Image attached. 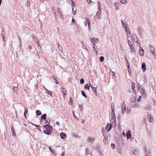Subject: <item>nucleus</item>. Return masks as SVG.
<instances>
[{
  "label": "nucleus",
  "mask_w": 156,
  "mask_h": 156,
  "mask_svg": "<svg viewBox=\"0 0 156 156\" xmlns=\"http://www.w3.org/2000/svg\"><path fill=\"white\" fill-rule=\"evenodd\" d=\"M121 108L122 111V113L123 114H124L126 110V105L125 104L124 102L123 103L122 107Z\"/></svg>",
  "instance_id": "nucleus-4"
},
{
  "label": "nucleus",
  "mask_w": 156,
  "mask_h": 156,
  "mask_svg": "<svg viewBox=\"0 0 156 156\" xmlns=\"http://www.w3.org/2000/svg\"><path fill=\"white\" fill-rule=\"evenodd\" d=\"M57 12L59 14V17L63 19V16L62 15V11L60 8H59L57 9Z\"/></svg>",
  "instance_id": "nucleus-3"
},
{
  "label": "nucleus",
  "mask_w": 156,
  "mask_h": 156,
  "mask_svg": "<svg viewBox=\"0 0 156 156\" xmlns=\"http://www.w3.org/2000/svg\"><path fill=\"white\" fill-rule=\"evenodd\" d=\"M53 129V127L51 126L50 129H47L44 130V133L48 135H49L51 134V131H52Z\"/></svg>",
  "instance_id": "nucleus-1"
},
{
  "label": "nucleus",
  "mask_w": 156,
  "mask_h": 156,
  "mask_svg": "<svg viewBox=\"0 0 156 156\" xmlns=\"http://www.w3.org/2000/svg\"><path fill=\"white\" fill-rule=\"evenodd\" d=\"M75 22V20L73 18H72V23H74Z\"/></svg>",
  "instance_id": "nucleus-62"
},
{
  "label": "nucleus",
  "mask_w": 156,
  "mask_h": 156,
  "mask_svg": "<svg viewBox=\"0 0 156 156\" xmlns=\"http://www.w3.org/2000/svg\"><path fill=\"white\" fill-rule=\"evenodd\" d=\"M81 92L82 95L85 98H87V96L86 95L84 91L83 90H82Z\"/></svg>",
  "instance_id": "nucleus-23"
},
{
  "label": "nucleus",
  "mask_w": 156,
  "mask_h": 156,
  "mask_svg": "<svg viewBox=\"0 0 156 156\" xmlns=\"http://www.w3.org/2000/svg\"><path fill=\"white\" fill-rule=\"evenodd\" d=\"M94 140H93L92 139H90L89 138H88V142H91L92 141H94Z\"/></svg>",
  "instance_id": "nucleus-54"
},
{
  "label": "nucleus",
  "mask_w": 156,
  "mask_h": 156,
  "mask_svg": "<svg viewBox=\"0 0 156 156\" xmlns=\"http://www.w3.org/2000/svg\"><path fill=\"white\" fill-rule=\"evenodd\" d=\"M122 25L125 28L126 32H127V30L129 29V27H127L128 25L124 23H122Z\"/></svg>",
  "instance_id": "nucleus-13"
},
{
  "label": "nucleus",
  "mask_w": 156,
  "mask_h": 156,
  "mask_svg": "<svg viewBox=\"0 0 156 156\" xmlns=\"http://www.w3.org/2000/svg\"><path fill=\"white\" fill-rule=\"evenodd\" d=\"M154 120V119L153 118V117H151V116L150 117V118L149 119V122H152Z\"/></svg>",
  "instance_id": "nucleus-44"
},
{
  "label": "nucleus",
  "mask_w": 156,
  "mask_h": 156,
  "mask_svg": "<svg viewBox=\"0 0 156 156\" xmlns=\"http://www.w3.org/2000/svg\"><path fill=\"white\" fill-rule=\"evenodd\" d=\"M126 112L128 114H129L131 112L130 109L127 108L126 110Z\"/></svg>",
  "instance_id": "nucleus-41"
},
{
  "label": "nucleus",
  "mask_w": 156,
  "mask_h": 156,
  "mask_svg": "<svg viewBox=\"0 0 156 156\" xmlns=\"http://www.w3.org/2000/svg\"><path fill=\"white\" fill-rule=\"evenodd\" d=\"M136 37L137 39H138V38H137L136 35L135 34H133V38H134Z\"/></svg>",
  "instance_id": "nucleus-61"
},
{
  "label": "nucleus",
  "mask_w": 156,
  "mask_h": 156,
  "mask_svg": "<svg viewBox=\"0 0 156 156\" xmlns=\"http://www.w3.org/2000/svg\"><path fill=\"white\" fill-rule=\"evenodd\" d=\"M51 126H50V123H48L46 125H44L43 126V127H44L46 129H50V127Z\"/></svg>",
  "instance_id": "nucleus-16"
},
{
  "label": "nucleus",
  "mask_w": 156,
  "mask_h": 156,
  "mask_svg": "<svg viewBox=\"0 0 156 156\" xmlns=\"http://www.w3.org/2000/svg\"><path fill=\"white\" fill-rule=\"evenodd\" d=\"M87 2L88 4H90L91 2V0H87Z\"/></svg>",
  "instance_id": "nucleus-63"
},
{
  "label": "nucleus",
  "mask_w": 156,
  "mask_h": 156,
  "mask_svg": "<svg viewBox=\"0 0 156 156\" xmlns=\"http://www.w3.org/2000/svg\"><path fill=\"white\" fill-rule=\"evenodd\" d=\"M142 68L143 72H144L146 70V64L145 62H143L142 63Z\"/></svg>",
  "instance_id": "nucleus-9"
},
{
  "label": "nucleus",
  "mask_w": 156,
  "mask_h": 156,
  "mask_svg": "<svg viewBox=\"0 0 156 156\" xmlns=\"http://www.w3.org/2000/svg\"><path fill=\"white\" fill-rule=\"evenodd\" d=\"M142 90L143 91V93L142 94V96L143 97V98H144H144H145V95H146V93L145 91V90L143 87H142Z\"/></svg>",
  "instance_id": "nucleus-12"
},
{
  "label": "nucleus",
  "mask_w": 156,
  "mask_h": 156,
  "mask_svg": "<svg viewBox=\"0 0 156 156\" xmlns=\"http://www.w3.org/2000/svg\"><path fill=\"white\" fill-rule=\"evenodd\" d=\"M87 150H88V148H87L86 149V153H85V154L86 155H88L89 154Z\"/></svg>",
  "instance_id": "nucleus-51"
},
{
  "label": "nucleus",
  "mask_w": 156,
  "mask_h": 156,
  "mask_svg": "<svg viewBox=\"0 0 156 156\" xmlns=\"http://www.w3.org/2000/svg\"><path fill=\"white\" fill-rule=\"evenodd\" d=\"M129 47L131 52H133V50L134 49V48H133V46L131 45V46H129ZM133 51L135 52V50H134Z\"/></svg>",
  "instance_id": "nucleus-37"
},
{
  "label": "nucleus",
  "mask_w": 156,
  "mask_h": 156,
  "mask_svg": "<svg viewBox=\"0 0 156 156\" xmlns=\"http://www.w3.org/2000/svg\"><path fill=\"white\" fill-rule=\"evenodd\" d=\"M112 120L113 121L112 122H115V125L116 124V117H114V116H112Z\"/></svg>",
  "instance_id": "nucleus-24"
},
{
  "label": "nucleus",
  "mask_w": 156,
  "mask_h": 156,
  "mask_svg": "<svg viewBox=\"0 0 156 156\" xmlns=\"http://www.w3.org/2000/svg\"><path fill=\"white\" fill-rule=\"evenodd\" d=\"M120 2L122 4H125L127 3V2L126 0H121Z\"/></svg>",
  "instance_id": "nucleus-32"
},
{
  "label": "nucleus",
  "mask_w": 156,
  "mask_h": 156,
  "mask_svg": "<svg viewBox=\"0 0 156 156\" xmlns=\"http://www.w3.org/2000/svg\"><path fill=\"white\" fill-rule=\"evenodd\" d=\"M141 96H140L137 99V101L138 102H140L141 100Z\"/></svg>",
  "instance_id": "nucleus-43"
},
{
  "label": "nucleus",
  "mask_w": 156,
  "mask_h": 156,
  "mask_svg": "<svg viewBox=\"0 0 156 156\" xmlns=\"http://www.w3.org/2000/svg\"><path fill=\"white\" fill-rule=\"evenodd\" d=\"M126 136L127 139L130 138L131 136V134L130 133V131L129 133L127 132L126 133Z\"/></svg>",
  "instance_id": "nucleus-17"
},
{
  "label": "nucleus",
  "mask_w": 156,
  "mask_h": 156,
  "mask_svg": "<svg viewBox=\"0 0 156 156\" xmlns=\"http://www.w3.org/2000/svg\"><path fill=\"white\" fill-rule=\"evenodd\" d=\"M112 116L115 117L114 109H112Z\"/></svg>",
  "instance_id": "nucleus-29"
},
{
  "label": "nucleus",
  "mask_w": 156,
  "mask_h": 156,
  "mask_svg": "<svg viewBox=\"0 0 156 156\" xmlns=\"http://www.w3.org/2000/svg\"><path fill=\"white\" fill-rule=\"evenodd\" d=\"M119 144L120 146H121V145H123V142L122 140L121 139L119 140L118 143H117V144Z\"/></svg>",
  "instance_id": "nucleus-18"
},
{
  "label": "nucleus",
  "mask_w": 156,
  "mask_h": 156,
  "mask_svg": "<svg viewBox=\"0 0 156 156\" xmlns=\"http://www.w3.org/2000/svg\"><path fill=\"white\" fill-rule=\"evenodd\" d=\"M72 113L73 115V117H74V118L76 119V120H78V119L77 118V117L76 116L75 114L74 111H72Z\"/></svg>",
  "instance_id": "nucleus-30"
},
{
  "label": "nucleus",
  "mask_w": 156,
  "mask_h": 156,
  "mask_svg": "<svg viewBox=\"0 0 156 156\" xmlns=\"http://www.w3.org/2000/svg\"><path fill=\"white\" fill-rule=\"evenodd\" d=\"M145 151V155L146 156H150L149 155L150 153V151L149 150H147Z\"/></svg>",
  "instance_id": "nucleus-22"
},
{
  "label": "nucleus",
  "mask_w": 156,
  "mask_h": 156,
  "mask_svg": "<svg viewBox=\"0 0 156 156\" xmlns=\"http://www.w3.org/2000/svg\"><path fill=\"white\" fill-rule=\"evenodd\" d=\"M47 93L52 97V93L51 91L49 90L48 91V92Z\"/></svg>",
  "instance_id": "nucleus-47"
},
{
  "label": "nucleus",
  "mask_w": 156,
  "mask_h": 156,
  "mask_svg": "<svg viewBox=\"0 0 156 156\" xmlns=\"http://www.w3.org/2000/svg\"><path fill=\"white\" fill-rule=\"evenodd\" d=\"M47 115L46 113H44L42 115L41 117L40 120L41 122H42V120L46 119V118Z\"/></svg>",
  "instance_id": "nucleus-6"
},
{
  "label": "nucleus",
  "mask_w": 156,
  "mask_h": 156,
  "mask_svg": "<svg viewBox=\"0 0 156 156\" xmlns=\"http://www.w3.org/2000/svg\"><path fill=\"white\" fill-rule=\"evenodd\" d=\"M1 29L2 30V35L3 34V32H4L5 31V28H3V27H2L1 28Z\"/></svg>",
  "instance_id": "nucleus-59"
},
{
  "label": "nucleus",
  "mask_w": 156,
  "mask_h": 156,
  "mask_svg": "<svg viewBox=\"0 0 156 156\" xmlns=\"http://www.w3.org/2000/svg\"><path fill=\"white\" fill-rule=\"evenodd\" d=\"M49 150L52 153L54 154H55V151H54L51 148V147H48Z\"/></svg>",
  "instance_id": "nucleus-27"
},
{
  "label": "nucleus",
  "mask_w": 156,
  "mask_h": 156,
  "mask_svg": "<svg viewBox=\"0 0 156 156\" xmlns=\"http://www.w3.org/2000/svg\"><path fill=\"white\" fill-rule=\"evenodd\" d=\"M44 120H45V122H44V124H45V123H49V121H48V119H47V118L44 119Z\"/></svg>",
  "instance_id": "nucleus-55"
},
{
  "label": "nucleus",
  "mask_w": 156,
  "mask_h": 156,
  "mask_svg": "<svg viewBox=\"0 0 156 156\" xmlns=\"http://www.w3.org/2000/svg\"><path fill=\"white\" fill-rule=\"evenodd\" d=\"M98 9L100 11H101V5L99 2H98Z\"/></svg>",
  "instance_id": "nucleus-31"
},
{
  "label": "nucleus",
  "mask_w": 156,
  "mask_h": 156,
  "mask_svg": "<svg viewBox=\"0 0 156 156\" xmlns=\"http://www.w3.org/2000/svg\"><path fill=\"white\" fill-rule=\"evenodd\" d=\"M71 5L72 7H74L75 6V4L74 3V2L73 0H71Z\"/></svg>",
  "instance_id": "nucleus-46"
},
{
  "label": "nucleus",
  "mask_w": 156,
  "mask_h": 156,
  "mask_svg": "<svg viewBox=\"0 0 156 156\" xmlns=\"http://www.w3.org/2000/svg\"><path fill=\"white\" fill-rule=\"evenodd\" d=\"M32 37H33V39L34 41L36 43H37V44H38V45L39 46V44L38 43V39L37 38L34 37V36H32Z\"/></svg>",
  "instance_id": "nucleus-14"
},
{
  "label": "nucleus",
  "mask_w": 156,
  "mask_h": 156,
  "mask_svg": "<svg viewBox=\"0 0 156 156\" xmlns=\"http://www.w3.org/2000/svg\"><path fill=\"white\" fill-rule=\"evenodd\" d=\"M90 85L89 84L87 83L85 84L84 87V88L85 90H89L90 89Z\"/></svg>",
  "instance_id": "nucleus-15"
},
{
  "label": "nucleus",
  "mask_w": 156,
  "mask_h": 156,
  "mask_svg": "<svg viewBox=\"0 0 156 156\" xmlns=\"http://www.w3.org/2000/svg\"><path fill=\"white\" fill-rule=\"evenodd\" d=\"M111 147L113 149H114L115 148V145L114 144H111Z\"/></svg>",
  "instance_id": "nucleus-38"
},
{
  "label": "nucleus",
  "mask_w": 156,
  "mask_h": 156,
  "mask_svg": "<svg viewBox=\"0 0 156 156\" xmlns=\"http://www.w3.org/2000/svg\"><path fill=\"white\" fill-rule=\"evenodd\" d=\"M66 136V134L63 132H62L60 134V136L62 139H65Z\"/></svg>",
  "instance_id": "nucleus-8"
},
{
  "label": "nucleus",
  "mask_w": 156,
  "mask_h": 156,
  "mask_svg": "<svg viewBox=\"0 0 156 156\" xmlns=\"http://www.w3.org/2000/svg\"><path fill=\"white\" fill-rule=\"evenodd\" d=\"M58 49H59V50L60 51H62V47L61 46L59 45V44H58Z\"/></svg>",
  "instance_id": "nucleus-40"
},
{
  "label": "nucleus",
  "mask_w": 156,
  "mask_h": 156,
  "mask_svg": "<svg viewBox=\"0 0 156 156\" xmlns=\"http://www.w3.org/2000/svg\"><path fill=\"white\" fill-rule=\"evenodd\" d=\"M97 46H96V47L95 46H93V50H94V51H96V52L97 53V54H98V51H97L96 50V47Z\"/></svg>",
  "instance_id": "nucleus-45"
},
{
  "label": "nucleus",
  "mask_w": 156,
  "mask_h": 156,
  "mask_svg": "<svg viewBox=\"0 0 156 156\" xmlns=\"http://www.w3.org/2000/svg\"><path fill=\"white\" fill-rule=\"evenodd\" d=\"M144 50L143 48H142L141 47H140V49L139 50V55L141 56H143L144 55Z\"/></svg>",
  "instance_id": "nucleus-5"
},
{
  "label": "nucleus",
  "mask_w": 156,
  "mask_h": 156,
  "mask_svg": "<svg viewBox=\"0 0 156 156\" xmlns=\"http://www.w3.org/2000/svg\"><path fill=\"white\" fill-rule=\"evenodd\" d=\"M105 59V58L103 56H101L99 58V59L101 62H103Z\"/></svg>",
  "instance_id": "nucleus-26"
},
{
  "label": "nucleus",
  "mask_w": 156,
  "mask_h": 156,
  "mask_svg": "<svg viewBox=\"0 0 156 156\" xmlns=\"http://www.w3.org/2000/svg\"><path fill=\"white\" fill-rule=\"evenodd\" d=\"M128 44L129 46H131V45L132 46V45H133L132 44L131 42L129 40L128 41Z\"/></svg>",
  "instance_id": "nucleus-42"
},
{
  "label": "nucleus",
  "mask_w": 156,
  "mask_h": 156,
  "mask_svg": "<svg viewBox=\"0 0 156 156\" xmlns=\"http://www.w3.org/2000/svg\"><path fill=\"white\" fill-rule=\"evenodd\" d=\"M54 80L55 81V83H56V84H58L59 83V82H58V81L56 79V77H55L54 78Z\"/></svg>",
  "instance_id": "nucleus-52"
},
{
  "label": "nucleus",
  "mask_w": 156,
  "mask_h": 156,
  "mask_svg": "<svg viewBox=\"0 0 156 156\" xmlns=\"http://www.w3.org/2000/svg\"><path fill=\"white\" fill-rule=\"evenodd\" d=\"M142 87H143L142 85H140L139 84H137V88L138 89V90H139L141 91V90H142Z\"/></svg>",
  "instance_id": "nucleus-25"
},
{
  "label": "nucleus",
  "mask_w": 156,
  "mask_h": 156,
  "mask_svg": "<svg viewBox=\"0 0 156 156\" xmlns=\"http://www.w3.org/2000/svg\"><path fill=\"white\" fill-rule=\"evenodd\" d=\"M133 154L136 155H137V154H138V151H136V150H135L133 152Z\"/></svg>",
  "instance_id": "nucleus-34"
},
{
  "label": "nucleus",
  "mask_w": 156,
  "mask_h": 156,
  "mask_svg": "<svg viewBox=\"0 0 156 156\" xmlns=\"http://www.w3.org/2000/svg\"><path fill=\"white\" fill-rule=\"evenodd\" d=\"M90 41L92 42H95V43H97L98 42V39L93 37L91 39Z\"/></svg>",
  "instance_id": "nucleus-11"
},
{
  "label": "nucleus",
  "mask_w": 156,
  "mask_h": 156,
  "mask_svg": "<svg viewBox=\"0 0 156 156\" xmlns=\"http://www.w3.org/2000/svg\"><path fill=\"white\" fill-rule=\"evenodd\" d=\"M69 104L70 105L71 103V104L73 103V99L70 98L69 100Z\"/></svg>",
  "instance_id": "nucleus-49"
},
{
  "label": "nucleus",
  "mask_w": 156,
  "mask_h": 156,
  "mask_svg": "<svg viewBox=\"0 0 156 156\" xmlns=\"http://www.w3.org/2000/svg\"><path fill=\"white\" fill-rule=\"evenodd\" d=\"M126 61L127 62V64H126V65H127V67L128 69L129 68V69H130V72H131V69H130V66H129V63L128 62V60H127V59L126 58Z\"/></svg>",
  "instance_id": "nucleus-28"
},
{
  "label": "nucleus",
  "mask_w": 156,
  "mask_h": 156,
  "mask_svg": "<svg viewBox=\"0 0 156 156\" xmlns=\"http://www.w3.org/2000/svg\"><path fill=\"white\" fill-rule=\"evenodd\" d=\"M31 123V124H32L33 125H34V126L36 127L37 128V127H39V125H37L36 124H34V123Z\"/></svg>",
  "instance_id": "nucleus-60"
},
{
  "label": "nucleus",
  "mask_w": 156,
  "mask_h": 156,
  "mask_svg": "<svg viewBox=\"0 0 156 156\" xmlns=\"http://www.w3.org/2000/svg\"><path fill=\"white\" fill-rule=\"evenodd\" d=\"M79 108L80 109V111L82 112V110L83 108V106L82 105H79Z\"/></svg>",
  "instance_id": "nucleus-39"
},
{
  "label": "nucleus",
  "mask_w": 156,
  "mask_h": 156,
  "mask_svg": "<svg viewBox=\"0 0 156 156\" xmlns=\"http://www.w3.org/2000/svg\"><path fill=\"white\" fill-rule=\"evenodd\" d=\"M37 129L40 131H41V127L39 125V127H38L37 128Z\"/></svg>",
  "instance_id": "nucleus-64"
},
{
  "label": "nucleus",
  "mask_w": 156,
  "mask_h": 156,
  "mask_svg": "<svg viewBox=\"0 0 156 156\" xmlns=\"http://www.w3.org/2000/svg\"><path fill=\"white\" fill-rule=\"evenodd\" d=\"M82 44H83V48L84 49H85L87 51V52H88L89 51L88 49L87 48L86 46H84L82 43Z\"/></svg>",
  "instance_id": "nucleus-36"
},
{
  "label": "nucleus",
  "mask_w": 156,
  "mask_h": 156,
  "mask_svg": "<svg viewBox=\"0 0 156 156\" xmlns=\"http://www.w3.org/2000/svg\"><path fill=\"white\" fill-rule=\"evenodd\" d=\"M112 125L111 123L109 124L108 123L106 126L105 129L107 130V132H109L111 130L112 128Z\"/></svg>",
  "instance_id": "nucleus-2"
},
{
  "label": "nucleus",
  "mask_w": 156,
  "mask_h": 156,
  "mask_svg": "<svg viewBox=\"0 0 156 156\" xmlns=\"http://www.w3.org/2000/svg\"><path fill=\"white\" fill-rule=\"evenodd\" d=\"M149 47L151 48V53L153 55H154L155 49L154 47H153L151 44L149 45Z\"/></svg>",
  "instance_id": "nucleus-10"
},
{
  "label": "nucleus",
  "mask_w": 156,
  "mask_h": 156,
  "mask_svg": "<svg viewBox=\"0 0 156 156\" xmlns=\"http://www.w3.org/2000/svg\"><path fill=\"white\" fill-rule=\"evenodd\" d=\"M13 89L14 92H16V91H17V90L18 87H14Z\"/></svg>",
  "instance_id": "nucleus-53"
},
{
  "label": "nucleus",
  "mask_w": 156,
  "mask_h": 156,
  "mask_svg": "<svg viewBox=\"0 0 156 156\" xmlns=\"http://www.w3.org/2000/svg\"><path fill=\"white\" fill-rule=\"evenodd\" d=\"M84 83V80L83 78H81L80 80V83L82 84Z\"/></svg>",
  "instance_id": "nucleus-35"
},
{
  "label": "nucleus",
  "mask_w": 156,
  "mask_h": 156,
  "mask_svg": "<svg viewBox=\"0 0 156 156\" xmlns=\"http://www.w3.org/2000/svg\"><path fill=\"white\" fill-rule=\"evenodd\" d=\"M28 112V109L27 108H25V111L24 113V115L25 118H26V114Z\"/></svg>",
  "instance_id": "nucleus-21"
},
{
  "label": "nucleus",
  "mask_w": 156,
  "mask_h": 156,
  "mask_svg": "<svg viewBox=\"0 0 156 156\" xmlns=\"http://www.w3.org/2000/svg\"><path fill=\"white\" fill-rule=\"evenodd\" d=\"M89 84L94 94L97 95L96 88L95 87H93L90 83H89Z\"/></svg>",
  "instance_id": "nucleus-7"
},
{
  "label": "nucleus",
  "mask_w": 156,
  "mask_h": 156,
  "mask_svg": "<svg viewBox=\"0 0 156 156\" xmlns=\"http://www.w3.org/2000/svg\"><path fill=\"white\" fill-rule=\"evenodd\" d=\"M133 92L135 94H136V90L135 88H132Z\"/></svg>",
  "instance_id": "nucleus-48"
},
{
  "label": "nucleus",
  "mask_w": 156,
  "mask_h": 156,
  "mask_svg": "<svg viewBox=\"0 0 156 156\" xmlns=\"http://www.w3.org/2000/svg\"><path fill=\"white\" fill-rule=\"evenodd\" d=\"M11 130H12V136H16V135L15 134V131L14 130V129L13 128L12 126V127L11 128Z\"/></svg>",
  "instance_id": "nucleus-20"
},
{
  "label": "nucleus",
  "mask_w": 156,
  "mask_h": 156,
  "mask_svg": "<svg viewBox=\"0 0 156 156\" xmlns=\"http://www.w3.org/2000/svg\"><path fill=\"white\" fill-rule=\"evenodd\" d=\"M131 87H132V88H135V86L134 85V83H133L132 84Z\"/></svg>",
  "instance_id": "nucleus-56"
},
{
  "label": "nucleus",
  "mask_w": 156,
  "mask_h": 156,
  "mask_svg": "<svg viewBox=\"0 0 156 156\" xmlns=\"http://www.w3.org/2000/svg\"><path fill=\"white\" fill-rule=\"evenodd\" d=\"M137 31L138 32L139 34H140V36H141V29L140 28V27H139L137 29Z\"/></svg>",
  "instance_id": "nucleus-33"
},
{
  "label": "nucleus",
  "mask_w": 156,
  "mask_h": 156,
  "mask_svg": "<svg viewBox=\"0 0 156 156\" xmlns=\"http://www.w3.org/2000/svg\"><path fill=\"white\" fill-rule=\"evenodd\" d=\"M62 93L63 92H66V89L64 88L63 87H62Z\"/></svg>",
  "instance_id": "nucleus-50"
},
{
  "label": "nucleus",
  "mask_w": 156,
  "mask_h": 156,
  "mask_svg": "<svg viewBox=\"0 0 156 156\" xmlns=\"http://www.w3.org/2000/svg\"><path fill=\"white\" fill-rule=\"evenodd\" d=\"M100 14V12H99V11H98L97 12L96 15L97 16H99Z\"/></svg>",
  "instance_id": "nucleus-57"
},
{
  "label": "nucleus",
  "mask_w": 156,
  "mask_h": 156,
  "mask_svg": "<svg viewBox=\"0 0 156 156\" xmlns=\"http://www.w3.org/2000/svg\"><path fill=\"white\" fill-rule=\"evenodd\" d=\"M30 2L28 1L27 3V6H29L30 5Z\"/></svg>",
  "instance_id": "nucleus-58"
},
{
  "label": "nucleus",
  "mask_w": 156,
  "mask_h": 156,
  "mask_svg": "<svg viewBox=\"0 0 156 156\" xmlns=\"http://www.w3.org/2000/svg\"><path fill=\"white\" fill-rule=\"evenodd\" d=\"M36 115L38 116L42 114L40 110H36Z\"/></svg>",
  "instance_id": "nucleus-19"
}]
</instances>
